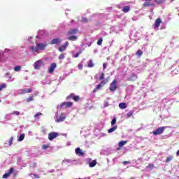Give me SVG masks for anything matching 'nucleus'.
Instances as JSON below:
<instances>
[{
	"label": "nucleus",
	"instance_id": "f257e3e1",
	"mask_svg": "<svg viewBox=\"0 0 179 179\" xmlns=\"http://www.w3.org/2000/svg\"><path fill=\"white\" fill-rule=\"evenodd\" d=\"M46 47H47V44L37 43L36 46H31L30 50H31L33 52H37V51H41L43 50H45Z\"/></svg>",
	"mask_w": 179,
	"mask_h": 179
},
{
	"label": "nucleus",
	"instance_id": "f03ea898",
	"mask_svg": "<svg viewBox=\"0 0 179 179\" xmlns=\"http://www.w3.org/2000/svg\"><path fill=\"white\" fill-rule=\"evenodd\" d=\"M41 66H44V62L43 60H38L34 64V69L39 70Z\"/></svg>",
	"mask_w": 179,
	"mask_h": 179
},
{
	"label": "nucleus",
	"instance_id": "7ed1b4c3",
	"mask_svg": "<svg viewBox=\"0 0 179 179\" xmlns=\"http://www.w3.org/2000/svg\"><path fill=\"white\" fill-rule=\"evenodd\" d=\"M117 80H113V81L110 83L109 90L110 92H115L117 90L118 85H117Z\"/></svg>",
	"mask_w": 179,
	"mask_h": 179
},
{
	"label": "nucleus",
	"instance_id": "20e7f679",
	"mask_svg": "<svg viewBox=\"0 0 179 179\" xmlns=\"http://www.w3.org/2000/svg\"><path fill=\"white\" fill-rule=\"evenodd\" d=\"M164 129H166V127H158L155 131H152V134L153 135H155V136L162 135V134L164 132Z\"/></svg>",
	"mask_w": 179,
	"mask_h": 179
},
{
	"label": "nucleus",
	"instance_id": "39448f33",
	"mask_svg": "<svg viewBox=\"0 0 179 179\" xmlns=\"http://www.w3.org/2000/svg\"><path fill=\"white\" fill-rule=\"evenodd\" d=\"M58 136H59V134H58L55 131L49 133L48 134V138L49 141H52V140L55 139V138H58Z\"/></svg>",
	"mask_w": 179,
	"mask_h": 179
},
{
	"label": "nucleus",
	"instance_id": "423d86ee",
	"mask_svg": "<svg viewBox=\"0 0 179 179\" xmlns=\"http://www.w3.org/2000/svg\"><path fill=\"white\" fill-rule=\"evenodd\" d=\"M73 104V103L72 102H64L60 105V106L62 108H69V107H72Z\"/></svg>",
	"mask_w": 179,
	"mask_h": 179
},
{
	"label": "nucleus",
	"instance_id": "0eeeda50",
	"mask_svg": "<svg viewBox=\"0 0 179 179\" xmlns=\"http://www.w3.org/2000/svg\"><path fill=\"white\" fill-rule=\"evenodd\" d=\"M13 171H15V169L13 167L10 168L8 170V172L6 173L3 176V178H8V177H10V174H12V173H13Z\"/></svg>",
	"mask_w": 179,
	"mask_h": 179
},
{
	"label": "nucleus",
	"instance_id": "6e6552de",
	"mask_svg": "<svg viewBox=\"0 0 179 179\" xmlns=\"http://www.w3.org/2000/svg\"><path fill=\"white\" fill-rule=\"evenodd\" d=\"M75 34H78L77 29H71L67 32V36H75Z\"/></svg>",
	"mask_w": 179,
	"mask_h": 179
},
{
	"label": "nucleus",
	"instance_id": "1a4fd4ad",
	"mask_svg": "<svg viewBox=\"0 0 179 179\" xmlns=\"http://www.w3.org/2000/svg\"><path fill=\"white\" fill-rule=\"evenodd\" d=\"M26 93H31V88L20 90V94H26Z\"/></svg>",
	"mask_w": 179,
	"mask_h": 179
},
{
	"label": "nucleus",
	"instance_id": "9d476101",
	"mask_svg": "<svg viewBox=\"0 0 179 179\" xmlns=\"http://www.w3.org/2000/svg\"><path fill=\"white\" fill-rule=\"evenodd\" d=\"M55 68H57V64L52 63L50 64V66L48 70L49 73H52V72H54V70L55 69Z\"/></svg>",
	"mask_w": 179,
	"mask_h": 179
},
{
	"label": "nucleus",
	"instance_id": "9b49d317",
	"mask_svg": "<svg viewBox=\"0 0 179 179\" xmlns=\"http://www.w3.org/2000/svg\"><path fill=\"white\" fill-rule=\"evenodd\" d=\"M76 153L78 155V156H84L85 153H83V151H82V149L80 148H78L76 149Z\"/></svg>",
	"mask_w": 179,
	"mask_h": 179
},
{
	"label": "nucleus",
	"instance_id": "f8f14e48",
	"mask_svg": "<svg viewBox=\"0 0 179 179\" xmlns=\"http://www.w3.org/2000/svg\"><path fill=\"white\" fill-rule=\"evenodd\" d=\"M160 24H162V19L157 18L155 20V27H156V29H157L160 27Z\"/></svg>",
	"mask_w": 179,
	"mask_h": 179
},
{
	"label": "nucleus",
	"instance_id": "ddd939ff",
	"mask_svg": "<svg viewBox=\"0 0 179 179\" xmlns=\"http://www.w3.org/2000/svg\"><path fill=\"white\" fill-rule=\"evenodd\" d=\"M122 10L124 12V13H128V12L131 10V7L129 6H125L122 8Z\"/></svg>",
	"mask_w": 179,
	"mask_h": 179
},
{
	"label": "nucleus",
	"instance_id": "4468645a",
	"mask_svg": "<svg viewBox=\"0 0 179 179\" xmlns=\"http://www.w3.org/2000/svg\"><path fill=\"white\" fill-rule=\"evenodd\" d=\"M65 115H61L59 118L56 120V122H62L63 121H65Z\"/></svg>",
	"mask_w": 179,
	"mask_h": 179
},
{
	"label": "nucleus",
	"instance_id": "2eb2a0df",
	"mask_svg": "<svg viewBox=\"0 0 179 179\" xmlns=\"http://www.w3.org/2000/svg\"><path fill=\"white\" fill-rule=\"evenodd\" d=\"M117 129H118V126L115 125L112 128H110L108 130V134H111V133L114 132V131H117Z\"/></svg>",
	"mask_w": 179,
	"mask_h": 179
},
{
	"label": "nucleus",
	"instance_id": "dca6fc26",
	"mask_svg": "<svg viewBox=\"0 0 179 179\" xmlns=\"http://www.w3.org/2000/svg\"><path fill=\"white\" fill-rule=\"evenodd\" d=\"M124 145H127V141H120L118 143L119 148H117V150H121V148H122V146H124Z\"/></svg>",
	"mask_w": 179,
	"mask_h": 179
},
{
	"label": "nucleus",
	"instance_id": "f3484780",
	"mask_svg": "<svg viewBox=\"0 0 179 179\" xmlns=\"http://www.w3.org/2000/svg\"><path fill=\"white\" fill-rule=\"evenodd\" d=\"M143 6H144L145 8H148L149 6H155V3L146 1L143 4Z\"/></svg>",
	"mask_w": 179,
	"mask_h": 179
},
{
	"label": "nucleus",
	"instance_id": "a211bd4d",
	"mask_svg": "<svg viewBox=\"0 0 179 179\" xmlns=\"http://www.w3.org/2000/svg\"><path fill=\"white\" fill-rule=\"evenodd\" d=\"M67 40H69V41H76L78 40V36H69Z\"/></svg>",
	"mask_w": 179,
	"mask_h": 179
},
{
	"label": "nucleus",
	"instance_id": "6ab92c4d",
	"mask_svg": "<svg viewBox=\"0 0 179 179\" xmlns=\"http://www.w3.org/2000/svg\"><path fill=\"white\" fill-rule=\"evenodd\" d=\"M119 107L122 110H125V108H127V103L122 102V103H119Z\"/></svg>",
	"mask_w": 179,
	"mask_h": 179
},
{
	"label": "nucleus",
	"instance_id": "aec40b11",
	"mask_svg": "<svg viewBox=\"0 0 179 179\" xmlns=\"http://www.w3.org/2000/svg\"><path fill=\"white\" fill-rule=\"evenodd\" d=\"M50 44H59V38H54L50 41Z\"/></svg>",
	"mask_w": 179,
	"mask_h": 179
},
{
	"label": "nucleus",
	"instance_id": "412c9836",
	"mask_svg": "<svg viewBox=\"0 0 179 179\" xmlns=\"http://www.w3.org/2000/svg\"><path fill=\"white\" fill-rule=\"evenodd\" d=\"M59 51L60 52H64V51H65V50H66V48L63 45L62 46H60L59 48H58Z\"/></svg>",
	"mask_w": 179,
	"mask_h": 179
},
{
	"label": "nucleus",
	"instance_id": "4be33fe9",
	"mask_svg": "<svg viewBox=\"0 0 179 179\" xmlns=\"http://www.w3.org/2000/svg\"><path fill=\"white\" fill-rule=\"evenodd\" d=\"M87 66L88 68H93V66H94V64H93V60H89Z\"/></svg>",
	"mask_w": 179,
	"mask_h": 179
},
{
	"label": "nucleus",
	"instance_id": "5701e85b",
	"mask_svg": "<svg viewBox=\"0 0 179 179\" xmlns=\"http://www.w3.org/2000/svg\"><path fill=\"white\" fill-rule=\"evenodd\" d=\"M97 164V162L96 160H94L93 162H90L89 164L90 167H94Z\"/></svg>",
	"mask_w": 179,
	"mask_h": 179
},
{
	"label": "nucleus",
	"instance_id": "b1692460",
	"mask_svg": "<svg viewBox=\"0 0 179 179\" xmlns=\"http://www.w3.org/2000/svg\"><path fill=\"white\" fill-rule=\"evenodd\" d=\"M154 1L158 5H162V3H164V2H166V0H154Z\"/></svg>",
	"mask_w": 179,
	"mask_h": 179
},
{
	"label": "nucleus",
	"instance_id": "393cba45",
	"mask_svg": "<svg viewBox=\"0 0 179 179\" xmlns=\"http://www.w3.org/2000/svg\"><path fill=\"white\" fill-rule=\"evenodd\" d=\"M24 136H25L24 134H22L18 138V141L22 142V141L24 139Z\"/></svg>",
	"mask_w": 179,
	"mask_h": 179
},
{
	"label": "nucleus",
	"instance_id": "a878e982",
	"mask_svg": "<svg viewBox=\"0 0 179 179\" xmlns=\"http://www.w3.org/2000/svg\"><path fill=\"white\" fill-rule=\"evenodd\" d=\"M173 159V155H170L166 159V163H169V162H171V160Z\"/></svg>",
	"mask_w": 179,
	"mask_h": 179
},
{
	"label": "nucleus",
	"instance_id": "bb28decb",
	"mask_svg": "<svg viewBox=\"0 0 179 179\" xmlns=\"http://www.w3.org/2000/svg\"><path fill=\"white\" fill-rule=\"evenodd\" d=\"M34 100V97L33 96H29L26 99L27 103H30V101H33Z\"/></svg>",
	"mask_w": 179,
	"mask_h": 179
},
{
	"label": "nucleus",
	"instance_id": "cd10ccee",
	"mask_svg": "<svg viewBox=\"0 0 179 179\" xmlns=\"http://www.w3.org/2000/svg\"><path fill=\"white\" fill-rule=\"evenodd\" d=\"M20 69H22V67L20 66H15L14 67V71L15 72H19V71H20Z\"/></svg>",
	"mask_w": 179,
	"mask_h": 179
},
{
	"label": "nucleus",
	"instance_id": "c85d7f7f",
	"mask_svg": "<svg viewBox=\"0 0 179 179\" xmlns=\"http://www.w3.org/2000/svg\"><path fill=\"white\" fill-rule=\"evenodd\" d=\"M10 115H20V112L15 110L14 112L10 113Z\"/></svg>",
	"mask_w": 179,
	"mask_h": 179
},
{
	"label": "nucleus",
	"instance_id": "c756f323",
	"mask_svg": "<svg viewBox=\"0 0 179 179\" xmlns=\"http://www.w3.org/2000/svg\"><path fill=\"white\" fill-rule=\"evenodd\" d=\"M132 115H134V112H132V111H130V112L127 113V118H131V117H132Z\"/></svg>",
	"mask_w": 179,
	"mask_h": 179
},
{
	"label": "nucleus",
	"instance_id": "7c9ffc66",
	"mask_svg": "<svg viewBox=\"0 0 179 179\" xmlns=\"http://www.w3.org/2000/svg\"><path fill=\"white\" fill-rule=\"evenodd\" d=\"M5 87H6V84L2 83V84L0 85V92H2V90H3V89H5Z\"/></svg>",
	"mask_w": 179,
	"mask_h": 179
},
{
	"label": "nucleus",
	"instance_id": "2f4dec72",
	"mask_svg": "<svg viewBox=\"0 0 179 179\" xmlns=\"http://www.w3.org/2000/svg\"><path fill=\"white\" fill-rule=\"evenodd\" d=\"M136 55H138V57H141V55H143V52L142 51V50H138L137 52H136Z\"/></svg>",
	"mask_w": 179,
	"mask_h": 179
},
{
	"label": "nucleus",
	"instance_id": "473e14b6",
	"mask_svg": "<svg viewBox=\"0 0 179 179\" xmlns=\"http://www.w3.org/2000/svg\"><path fill=\"white\" fill-rule=\"evenodd\" d=\"M96 44H97L98 45H101V44H103V38H100L99 39V41H97Z\"/></svg>",
	"mask_w": 179,
	"mask_h": 179
},
{
	"label": "nucleus",
	"instance_id": "72a5a7b5",
	"mask_svg": "<svg viewBox=\"0 0 179 179\" xmlns=\"http://www.w3.org/2000/svg\"><path fill=\"white\" fill-rule=\"evenodd\" d=\"M115 124H117V118H113L111 121V125L112 127L115 125Z\"/></svg>",
	"mask_w": 179,
	"mask_h": 179
},
{
	"label": "nucleus",
	"instance_id": "f704fd0d",
	"mask_svg": "<svg viewBox=\"0 0 179 179\" xmlns=\"http://www.w3.org/2000/svg\"><path fill=\"white\" fill-rule=\"evenodd\" d=\"M146 169H155V165L153 164H149L147 166Z\"/></svg>",
	"mask_w": 179,
	"mask_h": 179
},
{
	"label": "nucleus",
	"instance_id": "c9c22d12",
	"mask_svg": "<svg viewBox=\"0 0 179 179\" xmlns=\"http://www.w3.org/2000/svg\"><path fill=\"white\" fill-rule=\"evenodd\" d=\"M75 96H76L75 94L71 93V94H70V95L67 97V99H73H73H75Z\"/></svg>",
	"mask_w": 179,
	"mask_h": 179
},
{
	"label": "nucleus",
	"instance_id": "e433bc0d",
	"mask_svg": "<svg viewBox=\"0 0 179 179\" xmlns=\"http://www.w3.org/2000/svg\"><path fill=\"white\" fill-rule=\"evenodd\" d=\"M73 100H74V101H79V100H80V97L79 96V95H77L74 96V99Z\"/></svg>",
	"mask_w": 179,
	"mask_h": 179
},
{
	"label": "nucleus",
	"instance_id": "4c0bfd02",
	"mask_svg": "<svg viewBox=\"0 0 179 179\" xmlns=\"http://www.w3.org/2000/svg\"><path fill=\"white\" fill-rule=\"evenodd\" d=\"M40 115H43V113L38 112L36 114L34 115V118H38V117H40Z\"/></svg>",
	"mask_w": 179,
	"mask_h": 179
},
{
	"label": "nucleus",
	"instance_id": "58836bf2",
	"mask_svg": "<svg viewBox=\"0 0 179 179\" xmlns=\"http://www.w3.org/2000/svg\"><path fill=\"white\" fill-rule=\"evenodd\" d=\"M80 54H82V51H80L79 52H77L76 54L73 55V58H78V57H79Z\"/></svg>",
	"mask_w": 179,
	"mask_h": 179
},
{
	"label": "nucleus",
	"instance_id": "ea45409f",
	"mask_svg": "<svg viewBox=\"0 0 179 179\" xmlns=\"http://www.w3.org/2000/svg\"><path fill=\"white\" fill-rule=\"evenodd\" d=\"M65 58V55L64 53H61L59 56V59H64Z\"/></svg>",
	"mask_w": 179,
	"mask_h": 179
},
{
	"label": "nucleus",
	"instance_id": "a19ab883",
	"mask_svg": "<svg viewBox=\"0 0 179 179\" xmlns=\"http://www.w3.org/2000/svg\"><path fill=\"white\" fill-rule=\"evenodd\" d=\"M78 69H79L80 71H82V70L83 69V64H79L78 65Z\"/></svg>",
	"mask_w": 179,
	"mask_h": 179
},
{
	"label": "nucleus",
	"instance_id": "79ce46f5",
	"mask_svg": "<svg viewBox=\"0 0 179 179\" xmlns=\"http://www.w3.org/2000/svg\"><path fill=\"white\" fill-rule=\"evenodd\" d=\"M30 167H31L32 169H36V167H37V163L34 162Z\"/></svg>",
	"mask_w": 179,
	"mask_h": 179
},
{
	"label": "nucleus",
	"instance_id": "37998d69",
	"mask_svg": "<svg viewBox=\"0 0 179 179\" xmlns=\"http://www.w3.org/2000/svg\"><path fill=\"white\" fill-rule=\"evenodd\" d=\"M12 142H13V137H11V138H10V141H9V142H8L9 146H11Z\"/></svg>",
	"mask_w": 179,
	"mask_h": 179
},
{
	"label": "nucleus",
	"instance_id": "c03bdc74",
	"mask_svg": "<svg viewBox=\"0 0 179 179\" xmlns=\"http://www.w3.org/2000/svg\"><path fill=\"white\" fill-rule=\"evenodd\" d=\"M103 79H104V73H102L99 77V80H103Z\"/></svg>",
	"mask_w": 179,
	"mask_h": 179
},
{
	"label": "nucleus",
	"instance_id": "a18cd8bd",
	"mask_svg": "<svg viewBox=\"0 0 179 179\" xmlns=\"http://www.w3.org/2000/svg\"><path fill=\"white\" fill-rule=\"evenodd\" d=\"M48 148H49L48 145H43L42 146V149H44V150L48 149Z\"/></svg>",
	"mask_w": 179,
	"mask_h": 179
},
{
	"label": "nucleus",
	"instance_id": "49530a36",
	"mask_svg": "<svg viewBox=\"0 0 179 179\" xmlns=\"http://www.w3.org/2000/svg\"><path fill=\"white\" fill-rule=\"evenodd\" d=\"M101 87H103L102 85H101V84H99V85H96V88L98 90H99V89H101Z\"/></svg>",
	"mask_w": 179,
	"mask_h": 179
},
{
	"label": "nucleus",
	"instance_id": "de8ad7c7",
	"mask_svg": "<svg viewBox=\"0 0 179 179\" xmlns=\"http://www.w3.org/2000/svg\"><path fill=\"white\" fill-rule=\"evenodd\" d=\"M66 48H67L68 45H69V42H66L64 45H63Z\"/></svg>",
	"mask_w": 179,
	"mask_h": 179
},
{
	"label": "nucleus",
	"instance_id": "09e8293b",
	"mask_svg": "<svg viewBox=\"0 0 179 179\" xmlns=\"http://www.w3.org/2000/svg\"><path fill=\"white\" fill-rule=\"evenodd\" d=\"M103 69H106L107 68V64L106 63L103 64Z\"/></svg>",
	"mask_w": 179,
	"mask_h": 179
},
{
	"label": "nucleus",
	"instance_id": "8fccbe9b",
	"mask_svg": "<svg viewBox=\"0 0 179 179\" xmlns=\"http://www.w3.org/2000/svg\"><path fill=\"white\" fill-rule=\"evenodd\" d=\"M82 22H83L84 23L87 22V18H83Z\"/></svg>",
	"mask_w": 179,
	"mask_h": 179
},
{
	"label": "nucleus",
	"instance_id": "3c124183",
	"mask_svg": "<svg viewBox=\"0 0 179 179\" xmlns=\"http://www.w3.org/2000/svg\"><path fill=\"white\" fill-rule=\"evenodd\" d=\"M99 85H101L102 87L104 86V85H106V81H101Z\"/></svg>",
	"mask_w": 179,
	"mask_h": 179
},
{
	"label": "nucleus",
	"instance_id": "603ef678",
	"mask_svg": "<svg viewBox=\"0 0 179 179\" xmlns=\"http://www.w3.org/2000/svg\"><path fill=\"white\" fill-rule=\"evenodd\" d=\"M108 106H110V104L108 103V102H105L104 107H108Z\"/></svg>",
	"mask_w": 179,
	"mask_h": 179
},
{
	"label": "nucleus",
	"instance_id": "864d4df0",
	"mask_svg": "<svg viewBox=\"0 0 179 179\" xmlns=\"http://www.w3.org/2000/svg\"><path fill=\"white\" fill-rule=\"evenodd\" d=\"M34 177H35V178H40V176L37 174H34Z\"/></svg>",
	"mask_w": 179,
	"mask_h": 179
},
{
	"label": "nucleus",
	"instance_id": "5fc2aeb1",
	"mask_svg": "<svg viewBox=\"0 0 179 179\" xmlns=\"http://www.w3.org/2000/svg\"><path fill=\"white\" fill-rule=\"evenodd\" d=\"M123 164H129V162L128 161H124Z\"/></svg>",
	"mask_w": 179,
	"mask_h": 179
},
{
	"label": "nucleus",
	"instance_id": "6e6d98bb",
	"mask_svg": "<svg viewBox=\"0 0 179 179\" xmlns=\"http://www.w3.org/2000/svg\"><path fill=\"white\" fill-rule=\"evenodd\" d=\"M176 156H179V150L176 152Z\"/></svg>",
	"mask_w": 179,
	"mask_h": 179
},
{
	"label": "nucleus",
	"instance_id": "4d7b16f0",
	"mask_svg": "<svg viewBox=\"0 0 179 179\" xmlns=\"http://www.w3.org/2000/svg\"><path fill=\"white\" fill-rule=\"evenodd\" d=\"M97 90H98L97 88L94 89V90H93L94 93L96 92H97Z\"/></svg>",
	"mask_w": 179,
	"mask_h": 179
},
{
	"label": "nucleus",
	"instance_id": "13d9d810",
	"mask_svg": "<svg viewBox=\"0 0 179 179\" xmlns=\"http://www.w3.org/2000/svg\"><path fill=\"white\" fill-rule=\"evenodd\" d=\"M145 1H146L147 2H150V1L152 0H145Z\"/></svg>",
	"mask_w": 179,
	"mask_h": 179
},
{
	"label": "nucleus",
	"instance_id": "bf43d9fd",
	"mask_svg": "<svg viewBox=\"0 0 179 179\" xmlns=\"http://www.w3.org/2000/svg\"><path fill=\"white\" fill-rule=\"evenodd\" d=\"M6 75H9V73H6Z\"/></svg>",
	"mask_w": 179,
	"mask_h": 179
},
{
	"label": "nucleus",
	"instance_id": "052dcab7",
	"mask_svg": "<svg viewBox=\"0 0 179 179\" xmlns=\"http://www.w3.org/2000/svg\"><path fill=\"white\" fill-rule=\"evenodd\" d=\"M0 103H1V100H0Z\"/></svg>",
	"mask_w": 179,
	"mask_h": 179
}]
</instances>
